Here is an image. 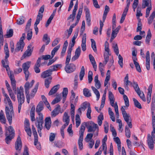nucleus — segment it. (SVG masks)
<instances>
[{"instance_id": "1", "label": "nucleus", "mask_w": 155, "mask_h": 155, "mask_svg": "<svg viewBox=\"0 0 155 155\" xmlns=\"http://www.w3.org/2000/svg\"><path fill=\"white\" fill-rule=\"evenodd\" d=\"M86 127L88 129L87 131L89 132H94L96 131L94 134L95 136H97L98 135L99 127L97 125L94 123L93 122L90 121L87 122H84L82 123L81 126V127L79 132L82 131L83 132V134H84L85 127Z\"/></svg>"}, {"instance_id": "2", "label": "nucleus", "mask_w": 155, "mask_h": 155, "mask_svg": "<svg viewBox=\"0 0 155 155\" xmlns=\"http://www.w3.org/2000/svg\"><path fill=\"white\" fill-rule=\"evenodd\" d=\"M152 125L153 130L151 133V136L149 134L148 135L147 142L149 148L151 150L153 148V140L155 139V116H152Z\"/></svg>"}, {"instance_id": "3", "label": "nucleus", "mask_w": 155, "mask_h": 155, "mask_svg": "<svg viewBox=\"0 0 155 155\" xmlns=\"http://www.w3.org/2000/svg\"><path fill=\"white\" fill-rule=\"evenodd\" d=\"M5 111L6 117L10 125L12 123V118L14 117V112L13 107L9 108L8 106H6Z\"/></svg>"}, {"instance_id": "4", "label": "nucleus", "mask_w": 155, "mask_h": 155, "mask_svg": "<svg viewBox=\"0 0 155 155\" xmlns=\"http://www.w3.org/2000/svg\"><path fill=\"white\" fill-rule=\"evenodd\" d=\"M147 7L146 9V17L147 18L149 15L150 12L152 9V3L151 0H143L142 3V9H144Z\"/></svg>"}, {"instance_id": "5", "label": "nucleus", "mask_w": 155, "mask_h": 155, "mask_svg": "<svg viewBox=\"0 0 155 155\" xmlns=\"http://www.w3.org/2000/svg\"><path fill=\"white\" fill-rule=\"evenodd\" d=\"M70 59H66L64 70L67 73L73 72L76 69V65L73 63H69Z\"/></svg>"}, {"instance_id": "6", "label": "nucleus", "mask_w": 155, "mask_h": 155, "mask_svg": "<svg viewBox=\"0 0 155 155\" xmlns=\"http://www.w3.org/2000/svg\"><path fill=\"white\" fill-rule=\"evenodd\" d=\"M34 83V81L33 80L30 83L28 82H26L24 86L27 101L28 104H29L30 103L29 89L32 87Z\"/></svg>"}, {"instance_id": "7", "label": "nucleus", "mask_w": 155, "mask_h": 155, "mask_svg": "<svg viewBox=\"0 0 155 155\" xmlns=\"http://www.w3.org/2000/svg\"><path fill=\"white\" fill-rule=\"evenodd\" d=\"M17 98L19 104H22L25 101V97L24 94V89L21 86L19 89H18Z\"/></svg>"}, {"instance_id": "8", "label": "nucleus", "mask_w": 155, "mask_h": 155, "mask_svg": "<svg viewBox=\"0 0 155 155\" xmlns=\"http://www.w3.org/2000/svg\"><path fill=\"white\" fill-rule=\"evenodd\" d=\"M31 21V19L30 18L27 22L25 28V31L28 32L27 38L28 40H30L31 39L32 35V30L30 28Z\"/></svg>"}, {"instance_id": "9", "label": "nucleus", "mask_w": 155, "mask_h": 155, "mask_svg": "<svg viewBox=\"0 0 155 155\" xmlns=\"http://www.w3.org/2000/svg\"><path fill=\"white\" fill-rule=\"evenodd\" d=\"M22 146V144L21 137L18 136L15 143V148L17 151H18V152L19 153H20L21 152Z\"/></svg>"}, {"instance_id": "10", "label": "nucleus", "mask_w": 155, "mask_h": 155, "mask_svg": "<svg viewBox=\"0 0 155 155\" xmlns=\"http://www.w3.org/2000/svg\"><path fill=\"white\" fill-rule=\"evenodd\" d=\"M125 106H122L121 108V110L124 119L126 122H127V121L129 120L130 121V120H131V118L129 115L127 114L125 110Z\"/></svg>"}, {"instance_id": "11", "label": "nucleus", "mask_w": 155, "mask_h": 155, "mask_svg": "<svg viewBox=\"0 0 155 155\" xmlns=\"http://www.w3.org/2000/svg\"><path fill=\"white\" fill-rule=\"evenodd\" d=\"M9 55H5V60H2V63L3 66L5 68L8 72V74L9 75V71H10V68L8 66V58L9 57Z\"/></svg>"}, {"instance_id": "12", "label": "nucleus", "mask_w": 155, "mask_h": 155, "mask_svg": "<svg viewBox=\"0 0 155 155\" xmlns=\"http://www.w3.org/2000/svg\"><path fill=\"white\" fill-rule=\"evenodd\" d=\"M39 116L37 118V120L35 123L36 126H40L41 127L42 126V124L43 123V116L42 113H38Z\"/></svg>"}, {"instance_id": "13", "label": "nucleus", "mask_w": 155, "mask_h": 155, "mask_svg": "<svg viewBox=\"0 0 155 155\" xmlns=\"http://www.w3.org/2000/svg\"><path fill=\"white\" fill-rule=\"evenodd\" d=\"M6 126L7 125L6 124ZM5 130H6L5 132V135L13 136H14L15 131L14 130L12 126H9L8 127H7L5 126Z\"/></svg>"}, {"instance_id": "14", "label": "nucleus", "mask_w": 155, "mask_h": 155, "mask_svg": "<svg viewBox=\"0 0 155 155\" xmlns=\"http://www.w3.org/2000/svg\"><path fill=\"white\" fill-rule=\"evenodd\" d=\"M84 11L85 12L87 22V25L89 26L90 25L91 17L89 10L86 6L84 7Z\"/></svg>"}, {"instance_id": "15", "label": "nucleus", "mask_w": 155, "mask_h": 155, "mask_svg": "<svg viewBox=\"0 0 155 155\" xmlns=\"http://www.w3.org/2000/svg\"><path fill=\"white\" fill-rule=\"evenodd\" d=\"M25 45L24 42L21 41H20L18 42L16 45V47L15 49V51L18 52L20 51H22Z\"/></svg>"}, {"instance_id": "16", "label": "nucleus", "mask_w": 155, "mask_h": 155, "mask_svg": "<svg viewBox=\"0 0 155 155\" xmlns=\"http://www.w3.org/2000/svg\"><path fill=\"white\" fill-rule=\"evenodd\" d=\"M152 87L153 84H151L150 85L148 89V91L147 97V102L148 104H149L150 102Z\"/></svg>"}, {"instance_id": "17", "label": "nucleus", "mask_w": 155, "mask_h": 155, "mask_svg": "<svg viewBox=\"0 0 155 155\" xmlns=\"http://www.w3.org/2000/svg\"><path fill=\"white\" fill-rule=\"evenodd\" d=\"M83 132L82 131L79 132V137L78 140V144L79 146V148L80 150L82 149L83 145L82 141L83 140L84 134H83Z\"/></svg>"}, {"instance_id": "18", "label": "nucleus", "mask_w": 155, "mask_h": 155, "mask_svg": "<svg viewBox=\"0 0 155 155\" xmlns=\"http://www.w3.org/2000/svg\"><path fill=\"white\" fill-rule=\"evenodd\" d=\"M9 77L11 81V85L13 90L14 91H16V81L14 75L10 73V74L9 75Z\"/></svg>"}, {"instance_id": "19", "label": "nucleus", "mask_w": 155, "mask_h": 155, "mask_svg": "<svg viewBox=\"0 0 155 155\" xmlns=\"http://www.w3.org/2000/svg\"><path fill=\"white\" fill-rule=\"evenodd\" d=\"M63 121L65 123L64 125L68 126L70 122V116L68 115V113L65 112L64 114L63 117Z\"/></svg>"}, {"instance_id": "20", "label": "nucleus", "mask_w": 155, "mask_h": 155, "mask_svg": "<svg viewBox=\"0 0 155 155\" xmlns=\"http://www.w3.org/2000/svg\"><path fill=\"white\" fill-rule=\"evenodd\" d=\"M31 45L28 46L27 50L24 52L22 56V58H25L27 57H29L31 55L32 51V49L31 48Z\"/></svg>"}, {"instance_id": "21", "label": "nucleus", "mask_w": 155, "mask_h": 155, "mask_svg": "<svg viewBox=\"0 0 155 155\" xmlns=\"http://www.w3.org/2000/svg\"><path fill=\"white\" fill-rule=\"evenodd\" d=\"M52 71L50 69L42 72L41 77L42 78H45L51 76L52 74Z\"/></svg>"}, {"instance_id": "22", "label": "nucleus", "mask_w": 155, "mask_h": 155, "mask_svg": "<svg viewBox=\"0 0 155 155\" xmlns=\"http://www.w3.org/2000/svg\"><path fill=\"white\" fill-rule=\"evenodd\" d=\"M146 66L148 70L150 69V52L149 51L147 52L146 54Z\"/></svg>"}, {"instance_id": "23", "label": "nucleus", "mask_w": 155, "mask_h": 155, "mask_svg": "<svg viewBox=\"0 0 155 155\" xmlns=\"http://www.w3.org/2000/svg\"><path fill=\"white\" fill-rule=\"evenodd\" d=\"M44 6L42 5L40 8L38 13V14L37 16L36 19L41 21L42 20L43 17L42 13L44 11Z\"/></svg>"}, {"instance_id": "24", "label": "nucleus", "mask_w": 155, "mask_h": 155, "mask_svg": "<svg viewBox=\"0 0 155 155\" xmlns=\"http://www.w3.org/2000/svg\"><path fill=\"white\" fill-rule=\"evenodd\" d=\"M60 110H61V107L58 105L51 112V116L54 117H55L59 113Z\"/></svg>"}, {"instance_id": "25", "label": "nucleus", "mask_w": 155, "mask_h": 155, "mask_svg": "<svg viewBox=\"0 0 155 155\" xmlns=\"http://www.w3.org/2000/svg\"><path fill=\"white\" fill-rule=\"evenodd\" d=\"M60 85L58 84L54 86L51 90L48 93L49 95H52L57 91L58 90L59 88Z\"/></svg>"}, {"instance_id": "26", "label": "nucleus", "mask_w": 155, "mask_h": 155, "mask_svg": "<svg viewBox=\"0 0 155 155\" xmlns=\"http://www.w3.org/2000/svg\"><path fill=\"white\" fill-rule=\"evenodd\" d=\"M4 97H5L4 98V103L5 104H8L10 108L12 107H13L12 103L8 96V95H6V96Z\"/></svg>"}, {"instance_id": "27", "label": "nucleus", "mask_w": 155, "mask_h": 155, "mask_svg": "<svg viewBox=\"0 0 155 155\" xmlns=\"http://www.w3.org/2000/svg\"><path fill=\"white\" fill-rule=\"evenodd\" d=\"M108 97L110 101V102L111 106L114 107V95L111 91H109L108 93Z\"/></svg>"}, {"instance_id": "28", "label": "nucleus", "mask_w": 155, "mask_h": 155, "mask_svg": "<svg viewBox=\"0 0 155 155\" xmlns=\"http://www.w3.org/2000/svg\"><path fill=\"white\" fill-rule=\"evenodd\" d=\"M86 35L85 34L83 35L82 40V43L81 46L82 50L83 51H85L86 50Z\"/></svg>"}, {"instance_id": "29", "label": "nucleus", "mask_w": 155, "mask_h": 155, "mask_svg": "<svg viewBox=\"0 0 155 155\" xmlns=\"http://www.w3.org/2000/svg\"><path fill=\"white\" fill-rule=\"evenodd\" d=\"M68 93V88L67 87L64 88L62 93L63 97L62 101L63 103H64L65 101Z\"/></svg>"}, {"instance_id": "30", "label": "nucleus", "mask_w": 155, "mask_h": 155, "mask_svg": "<svg viewBox=\"0 0 155 155\" xmlns=\"http://www.w3.org/2000/svg\"><path fill=\"white\" fill-rule=\"evenodd\" d=\"M74 46V45L70 44H69L67 51L68 54L66 59H71V52L72 50V48Z\"/></svg>"}, {"instance_id": "31", "label": "nucleus", "mask_w": 155, "mask_h": 155, "mask_svg": "<svg viewBox=\"0 0 155 155\" xmlns=\"http://www.w3.org/2000/svg\"><path fill=\"white\" fill-rule=\"evenodd\" d=\"M45 127L48 130H49L51 125V121L50 117H47L45 120Z\"/></svg>"}, {"instance_id": "32", "label": "nucleus", "mask_w": 155, "mask_h": 155, "mask_svg": "<svg viewBox=\"0 0 155 155\" xmlns=\"http://www.w3.org/2000/svg\"><path fill=\"white\" fill-rule=\"evenodd\" d=\"M31 64V62L28 61L24 63L22 65V68L24 71H28V69L30 68Z\"/></svg>"}, {"instance_id": "33", "label": "nucleus", "mask_w": 155, "mask_h": 155, "mask_svg": "<svg viewBox=\"0 0 155 155\" xmlns=\"http://www.w3.org/2000/svg\"><path fill=\"white\" fill-rule=\"evenodd\" d=\"M43 108V104L42 101H40L38 105L36 108V112L38 113H41Z\"/></svg>"}, {"instance_id": "34", "label": "nucleus", "mask_w": 155, "mask_h": 155, "mask_svg": "<svg viewBox=\"0 0 155 155\" xmlns=\"http://www.w3.org/2000/svg\"><path fill=\"white\" fill-rule=\"evenodd\" d=\"M68 43L67 41H65L64 42L62 50L61 53V56L62 58L63 57L65 54L68 46Z\"/></svg>"}, {"instance_id": "35", "label": "nucleus", "mask_w": 155, "mask_h": 155, "mask_svg": "<svg viewBox=\"0 0 155 155\" xmlns=\"http://www.w3.org/2000/svg\"><path fill=\"white\" fill-rule=\"evenodd\" d=\"M131 86L134 87L137 94H139L140 93V89L137 82L133 81V84H132Z\"/></svg>"}, {"instance_id": "36", "label": "nucleus", "mask_w": 155, "mask_h": 155, "mask_svg": "<svg viewBox=\"0 0 155 155\" xmlns=\"http://www.w3.org/2000/svg\"><path fill=\"white\" fill-rule=\"evenodd\" d=\"M62 67V65L61 64H57L50 66V68L53 72L57 71L59 69L61 68Z\"/></svg>"}, {"instance_id": "37", "label": "nucleus", "mask_w": 155, "mask_h": 155, "mask_svg": "<svg viewBox=\"0 0 155 155\" xmlns=\"http://www.w3.org/2000/svg\"><path fill=\"white\" fill-rule=\"evenodd\" d=\"M152 35L150 29H149L147 31V35L146 36L145 41L147 44L149 45L150 39L151 38Z\"/></svg>"}, {"instance_id": "38", "label": "nucleus", "mask_w": 155, "mask_h": 155, "mask_svg": "<svg viewBox=\"0 0 155 155\" xmlns=\"http://www.w3.org/2000/svg\"><path fill=\"white\" fill-rule=\"evenodd\" d=\"M25 18L23 16H20L17 20V24L18 25H21L23 24L25 21Z\"/></svg>"}, {"instance_id": "39", "label": "nucleus", "mask_w": 155, "mask_h": 155, "mask_svg": "<svg viewBox=\"0 0 155 155\" xmlns=\"http://www.w3.org/2000/svg\"><path fill=\"white\" fill-rule=\"evenodd\" d=\"M71 117L72 120H74V113H75V108L74 106L72 104H71Z\"/></svg>"}, {"instance_id": "40", "label": "nucleus", "mask_w": 155, "mask_h": 155, "mask_svg": "<svg viewBox=\"0 0 155 155\" xmlns=\"http://www.w3.org/2000/svg\"><path fill=\"white\" fill-rule=\"evenodd\" d=\"M52 78L49 77L48 78L46 79L45 80V87L48 88H49L50 84L51 82Z\"/></svg>"}, {"instance_id": "41", "label": "nucleus", "mask_w": 155, "mask_h": 155, "mask_svg": "<svg viewBox=\"0 0 155 155\" xmlns=\"http://www.w3.org/2000/svg\"><path fill=\"white\" fill-rule=\"evenodd\" d=\"M42 40L43 41L46 42V45L48 44L50 41V38L48 37V35L46 34L44 35Z\"/></svg>"}, {"instance_id": "42", "label": "nucleus", "mask_w": 155, "mask_h": 155, "mask_svg": "<svg viewBox=\"0 0 155 155\" xmlns=\"http://www.w3.org/2000/svg\"><path fill=\"white\" fill-rule=\"evenodd\" d=\"M79 30V29H78L77 31L75 32L74 36L72 39L71 42H70V44H71L74 45L75 43V40L77 38L78 35Z\"/></svg>"}, {"instance_id": "43", "label": "nucleus", "mask_w": 155, "mask_h": 155, "mask_svg": "<svg viewBox=\"0 0 155 155\" xmlns=\"http://www.w3.org/2000/svg\"><path fill=\"white\" fill-rule=\"evenodd\" d=\"M35 108H33V107H32L31 108V112H30V117H31V120L32 121H35Z\"/></svg>"}, {"instance_id": "44", "label": "nucleus", "mask_w": 155, "mask_h": 155, "mask_svg": "<svg viewBox=\"0 0 155 155\" xmlns=\"http://www.w3.org/2000/svg\"><path fill=\"white\" fill-rule=\"evenodd\" d=\"M91 88L94 93L96 95L97 100L98 101L100 97L99 92L98 90L93 86H91Z\"/></svg>"}, {"instance_id": "45", "label": "nucleus", "mask_w": 155, "mask_h": 155, "mask_svg": "<svg viewBox=\"0 0 155 155\" xmlns=\"http://www.w3.org/2000/svg\"><path fill=\"white\" fill-rule=\"evenodd\" d=\"M13 31L12 29H10L8 30L7 31V34L5 35V37L6 38H9L12 36Z\"/></svg>"}, {"instance_id": "46", "label": "nucleus", "mask_w": 155, "mask_h": 155, "mask_svg": "<svg viewBox=\"0 0 155 155\" xmlns=\"http://www.w3.org/2000/svg\"><path fill=\"white\" fill-rule=\"evenodd\" d=\"M85 74V69L84 66L81 67V69L79 77L80 80L81 81L83 79Z\"/></svg>"}, {"instance_id": "47", "label": "nucleus", "mask_w": 155, "mask_h": 155, "mask_svg": "<svg viewBox=\"0 0 155 155\" xmlns=\"http://www.w3.org/2000/svg\"><path fill=\"white\" fill-rule=\"evenodd\" d=\"M104 119V116L103 114L101 113L97 118V123L99 126H101L102 123V120Z\"/></svg>"}, {"instance_id": "48", "label": "nucleus", "mask_w": 155, "mask_h": 155, "mask_svg": "<svg viewBox=\"0 0 155 155\" xmlns=\"http://www.w3.org/2000/svg\"><path fill=\"white\" fill-rule=\"evenodd\" d=\"M76 127H78L80 125L81 120L79 114H77L75 117Z\"/></svg>"}, {"instance_id": "49", "label": "nucleus", "mask_w": 155, "mask_h": 155, "mask_svg": "<svg viewBox=\"0 0 155 155\" xmlns=\"http://www.w3.org/2000/svg\"><path fill=\"white\" fill-rule=\"evenodd\" d=\"M89 106H90V104L87 101H85L81 104V107L82 108V110L84 111L87 107L88 108Z\"/></svg>"}, {"instance_id": "50", "label": "nucleus", "mask_w": 155, "mask_h": 155, "mask_svg": "<svg viewBox=\"0 0 155 155\" xmlns=\"http://www.w3.org/2000/svg\"><path fill=\"white\" fill-rule=\"evenodd\" d=\"M109 114L110 116V118L113 122L115 121V118L113 112L112 111L111 109L109 107L108 108Z\"/></svg>"}, {"instance_id": "51", "label": "nucleus", "mask_w": 155, "mask_h": 155, "mask_svg": "<svg viewBox=\"0 0 155 155\" xmlns=\"http://www.w3.org/2000/svg\"><path fill=\"white\" fill-rule=\"evenodd\" d=\"M83 94L84 96L87 97L91 96V94L89 90L87 88H85L83 90Z\"/></svg>"}, {"instance_id": "52", "label": "nucleus", "mask_w": 155, "mask_h": 155, "mask_svg": "<svg viewBox=\"0 0 155 155\" xmlns=\"http://www.w3.org/2000/svg\"><path fill=\"white\" fill-rule=\"evenodd\" d=\"M112 47L113 48L114 51L115 53L117 55H118L119 51L117 44L113 43Z\"/></svg>"}, {"instance_id": "53", "label": "nucleus", "mask_w": 155, "mask_h": 155, "mask_svg": "<svg viewBox=\"0 0 155 155\" xmlns=\"http://www.w3.org/2000/svg\"><path fill=\"white\" fill-rule=\"evenodd\" d=\"M133 99L135 106L139 109H141V105L138 101L134 98Z\"/></svg>"}, {"instance_id": "54", "label": "nucleus", "mask_w": 155, "mask_h": 155, "mask_svg": "<svg viewBox=\"0 0 155 155\" xmlns=\"http://www.w3.org/2000/svg\"><path fill=\"white\" fill-rule=\"evenodd\" d=\"M91 47L94 51L95 52H97V47L95 41L93 39H91Z\"/></svg>"}, {"instance_id": "55", "label": "nucleus", "mask_w": 155, "mask_h": 155, "mask_svg": "<svg viewBox=\"0 0 155 155\" xmlns=\"http://www.w3.org/2000/svg\"><path fill=\"white\" fill-rule=\"evenodd\" d=\"M34 144L36 146V147L38 149L40 150L41 149V147L39 143L38 142V137L34 138Z\"/></svg>"}, {"instance_id": "56", "label": "nucleus", "mask_w": 155, "mask_h": 155, "mask_svg": "<svg viewBox=\"0 0 155 155\" xmlns=\"http://www.w3.org/2000/svg\"><path fill=\"white\" fill-rule=\"evenodd\" d=\"M54 16V13H52L50 16V17L48 20L47 22L45 24V27H47L51 23V21L53 19Z\"/></svg>"}, {"instance_id": "57", "label": "nucleus", "mask_w": 155, "mask_h": 155, "mask_svg": "<svg viewBox=\"0 0 155 155\" xmlns=\"http://www.w3.org/2000/svg\"><path fill=\"white\" fill-rule=\"evenodd\" d=\"M133 62L138 72L140 73L141 72V70L139 63L137 61H134Z\"/></svg>"}, {"instance_id": "58", "label": "nucleus", "mask_w": 155, "mask_h": 155, "mask_svg": "<svg viewBox=\"0 0 155 155\" xmlns=\"http://www.w3.org/2000/svg\"><path fill=\"white\" fill-rule=\"evenodd\" d=\"M6 136L5 140L6 143L7 144H9L10 143L11 141L14 138V136H9V135H6Z\"/></svg>"}, {"instance_id": "59", "label": "nucleus", "mask_w": 155, "mask_h": 155, "mask_svg": "<svg viewBox=\"0 0 155 155\" xmlns=\"http://www.w3.org/2000/svg\"><path fill=\"white\" fill-rule=\"evenodd\" d=\"M40 21V20L36 19L35 22V23L34 29H35V31L36 34V35L38 33V28L37 27V26L39 24Z\"/></svg>"}, {"instance_id": "60", "label": "nucleus", "mask_w": 155, "mask_h": 155, "mask_svg": "<svg viewBox=\"0 0 155 155\" xmlns=\"http://www.w3.org/2000/svg\"><path fill=\"white\" fill-rule=\"evenodd\" d=\"M93 75V73L91 71H89L88 72V83H91L92 81Z\"/></svg>"}, {"instance_id": "61", "label": "nucleus", "mask_w": 155, "mask_h": 155, "mask_svg": "<svg viewBox=\"0 0 155 155\" xmlns=\"http://www.w3.org/2000/svg\"><path fill=\"white\" fill-rule=\"evenodd\" d=\"M60 46L58 45L55 47L51 52V58H53L55 54V53L58 51L60 48Z\"/></svg>"}, {"instance_id": "62", "label": "nucleus", "mask_w": 155, "mask_h": 155, "mask_svg": "<svg viewBox=\"0 0 155 155\" xmlns=\"http://www.w3.org/2000/svg\"><path fill=\"white\" fill-rule=\"evenodd\" d=\"M119 60L118 63L121 68H123V58L120 54L118 55Z\"/></svg>"}, {"instance_id": "63", "label": "nucleus", "mask_w": 155, "mask_h": 155, "mask_svg": "<svg viewBox=\"0 0 155 155\" xmlns=\"http://www.w3.org/2000/svg\"><path fill=\"white\" fill-rule=\"evenodd\" d=\"M124 99L125 102V107H128L129 105V101L127 97L125 95H123Z\"/></svg>"}, {"instance_id": "64", "label": "nucleus", "mask_w": 155, "mask_h": 155, "mask_svg": "<svg viewBox=\"0 0 155 155\" xmlns=\"http://www.w3.org/2000/svg\"><path fill=\"white\" fill-rule=\"evenodd\" d=\"M93 136V134L91 133L88 134L85 138V140L86 142H88L92 140V138Z\"/></svg>"}]
</instances>
